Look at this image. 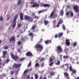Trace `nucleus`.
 <instances>
[{
    "label": "nucleus",
    "instance_id": "nucleus-1",
    "mask_svg": "<svg viewBox=\"0 0 79 79\" xmlns=\"http://www.w3.org/2000/svg\"><path fill=\"white\" fill-rule=\"evenodd\" d=\"M37 51L41 52L43 50V46L41 44H37L35 46Z\"/></svg>",
    "mask_w": 79,
    "mask_h": 79
},
{
    "label": "nucleus",
    "instance_id": "nucleus-2",
    "mask_svg": "<svg viewBox=\"0 0 79 79\" xmlns=\"http://www.w3.org/2000/svg\"><path fill=\"white\" fill-rule=\"evenodd\" d=\"M18 18V15L17 14L15 16L13 20L12 21V27H15V25H16V19Z\"/></svg>",
    "mask_w": 79,
    "mask_h": 79
},
{
    "label": "nucleus",
    "instance_id": "nucleus-3",
    "mask_svg": "<svg viewBox=\"0 0 79 79\" xmlns=\"http://www.w3.org/2000/svg\"><path fill=\"white\" fill-rule=\"evenodd\" d=\"M10 55L11 57L12 58L13 60H15V61H17V60H18L19 58L17 56H15V55H14V54L12 53H10Z\"/></svg>",
    "mask_w": 79,
    "mask_h": 79
},
{
    "label": "nucleus",
    "instance_id": "nucleus-4",
    "mask_svg": "<svg viewBox=\"0 0 79 79\" xmlns=\"http://www.w3.org/2000/svg\"><path fill=\"white\" fill-rule=\"evenodd\" d=\"M56 51L58 53H61L62 52L63 50L61 47L60 46H58L57 47Z\"/></svg>",
    "mask_w": 79,
    "mask_h": 79
},
{
    "label": "nucleus",
    "instance_id": "nucleus-5",
    "mask_svg": "<svg viewBox=\"0 0 79 79\" xmlns=\"http://www.w3.org/2000/svg\"><path fill=\"white\" fill-rule=\"evenodd\" d=\"M24 19L25 20L26 19H28V20H30V22H32V21H33V20H32V19L31 20V19H32V18H31V17H29L27 15L25 16Z\"/></svg>",
    "mask_w": 79,
    "mask_h": 79
},
{
    "label": "nucleus",
    "instance_id": "nucleus-6",
    "mask_svg": "<svg viewBox=\"0 0 79 79\" xmlns=\"http://www.w3.org/2000/svg\"><path fill=\"white\" fill-rule=\"evenodd\" d=\"M78 8L79 6H74L73 8L76 12H77V13L79 12V10H78Z\"/></svg>",
    "mask_w": 79,
    "mask_h": 79
},
{
    "label": "nucleus",
    "instance_id": "nucleus-7",
    "mask_svg": "<svg viewBox=\"0 0 79 79\" xmlns=\"http://www.w3.org/2000/svg\"><path fill=\"white\" fill-rule=\"evenodd\" d=\"M66 44L67 46H69L70 42H69V40L66 39Z\"/></svg>",
    "mask_w": 79,
    "mask_h": 79
},
{
    "label": "nucleus",
    "instance_id": "nucleus-8",
    "mask_svg": "<svg viewBox=\"0 0 79 79\" xmlns=\"http://www.w3.org/2000/svg\"><path fill=\"white\" fill-rule=\"evenodd\" d=\"M64 75L65 77H66L67 78V79H69V74H68V73L65 72L64 73Z\"/></svg>",
    "mask_w": 79,
    "mask_h": 79
},
{
    "label": "nucleus",
    "instance_id": "nucleus-9",
    "mask_svg": "<svg viewBox=\"0 0 79 79\" xmlns=\"http://www.w3.org/2000/svg\"><path fill=\"white\" fill-rule=\"evenodd\" d=\"M26 55V56H31L32 55V53H31V52H27Z\"/></svg>",
    "mask_w": 79,
    "mask_h": 79
},
{
    "label": "nucleus",
    "instance_id": "nucleus-10",
    "mask_svg": "<svg viewBox=\"0 0 79 79\" xmlns=\"http://www.w3.org/2000/svg\"><path fill=\"white\" fill-rule=\"evenodd\" d=\"M21 64H15L14 65V66L15 67V68H18L19 67L21 66Z\"/></svg>",
    "mask_w": 79,
    "mask_h": 79
},
{
    "label": "nucleus",
    "instance_id": "nucleus-11",
    "mask_svg": "<svg viewBox=\"0 0 79 79\" xmlns=\"http://www.w3.org/2000/svg\"><path fill=\"white\" fill-rule=\"evenodd\" d=\"M23 14L22 13H21L20 14V17L21 20H23Z\"/></svg>",
    "mask_w": 79,
    "mask_h": 79
},
{
    "label": "nucleus",
    "instance_id": "nucleus-12",
    "mask_svg": "<svg viewBox=\"0 0 79 79\" xmlns=\"http://www.w3.org/2000/svg\"><path fill=\"white\" fill-rule=\"evenodd\" d=\"M55 12H52L50 14V17L51 18H52L53 17V16H54V15Z\"/></svg>",
    "mask_w": 79,
    "mask_h": 79
},
{
    "label": "nucleus",
    "instance_id": "nucleus-13",
    "mask_svg": "<svg viewBox=\"0 0 79 79\" xmlns=\"http://www.w3.org/2000/svg\"><path fill=\"white\" fill-rule=\"evenodd\" d=\"M63 35V33L62 32H60L58 33V37L59 38H60Z\"/></svg>",
    "mask_w": 79,
    "mask_h": 79
},
{
    "label": "nucleus",
    "instance_id": "nucleus-14",
    "mask_svg": "<svg viewBox=\"0 0 79 79\" xmlns=\"http://www.w3.org/2000/svg\"><path fill=\"white\" fill-rule=\"evenodd\" d=\"M39 6V5L38 4H34L32 6H31V7H37V6Z\"/></svg>",
    "mask_w": 79,
    "mask_h": 79
},
{
    "label": "nucleus",
    "instance_id": "nucleus-15",
    "mask_svg": "<svg viewBox=\"0 0 79 79\" xmlns=\"http://www.w3.org/2000/svg\"><path fill=\"white\" fill-rule=\"evenodd\" d=\"M29 35L30 36V38H31V39H32V38H33V37L34 35V34H33L32 33H30Z\"/></svg>",
    "mask_w": 79,
    "mask_h": 79
},
{
    "label": "nucleus",
    "instance_id": "nucleus-16",
    "mask_svg": "<svg viewBox=\"0 0 79 79\" xmlns=\"http://www.w3.org/2000/svg\"><path fill=\"white\" fill-rule=\"evenodd\" d=\"M43 6L44 7H49L50 5L48 4H44L43 5Z\"/></svg>",
    "mask_w": 79,
    "mask_h": 79
},
{
    "label": "nucleus",
    "instance_id": "nucleus-17",
    "mask_svg": "<svg viewBox=\"0 0 79 79\" xmlns=\"http://www.w3.org/2000/svg\"><path fill=\"white\" fill-rule=\"evenodd\" d=\"M63 14H64V12L63 10H62L60 12V16H63Z\"/></svg>",
    "mask_w": 79,
    "mask_h": 79
},
{
    "label": "nucleus",
    "instance_id": "nucleus-18",
    "mask_svg": "<svg viewBox=\"0 0 79 79\" xmlns=\"http://www.w3.org/2000/svg\"><path fill=\"white\" fill-rule=\"evenodd\" d=\"M44 42H45V44H48V43H51L52 42V41H51V40H47L46 41H45Z\"/></svg>",
    "mask_w": 79,
    "mask_h": 79
},
{
    "label": "nucleus",
    "instance_id": "nucleus-19",
    "mask_svg": "<svg viewBox=\"0 0 79 79\" xmlns=\"http://www.w3.org/2000/svg\"><path fill=\"white\" fill-rule=\"evenodd\" d=\"M15 39V37H12L10 39V41H13V40H14Z\"/></svg>",
    "mask_w": 79,
    "mask_h": 79
},
{
    "label": "nucleus",
    "instance_id": "nucleus-20",
    "mask_svg": "<svg viewBox=\"0 0 79 79\" xmlns=\"http://www.w3.org/2000/svg\"><path fill=\"white\" fill-rule=\"evenodd\" d=\"M47 11V9H45V10H40L38 11V13L40 14V13H42V12H43V11Z\"/></svg>",
    "mask_w": 79,
    "mask_h": 79
},
{
    "label": "nucleus",
    "instance_id": "nucleus-21",
    "mask_svg": "<svg viewBox=\"0 0 79 79\" xmlns=\"http://www.w3.org/2000/svg\"><path fill=\"white\" fill-rule=\"evenodd\" d=\"M63 23V20L62 19H60V21L58 22V24H60Z\"/></svg>",
    "mask_w": 79,
    "mask_h": 79
},
{
    "label": "nucleus",
    "instance_id": "nucleus-22",
    "mask_svg": "<svg viewBox=\"0 0 79 79\" xmlns=\"http://www.w3.org/2000/svg\"><path fill=\"white\" fill-rule=\"evenodd\" d=\"M70 14L71 16L72 17H73L74 16V14H73V12L72 11L70 12Z\"/></svg>",
    "mask_w": 79,
    "mask_h": 79
},
{
    "label": "nucleus",
    "instance_id": "nucleus-23",
    "mask_svg": "<svg viewBox=\"0 0 79 79\" xmlns=\"http://www.w3.org/2000/svg\"><path fill=\"white\" fill-rule=\"evenodd\" d=\"M77 45V42H75L73 44V47H76V46Z\"/></svg>",
    "mask_w": 79,
    "mask_h": 79
},
{
    "label": "nucleus",
    "instance_id": "nucleus-24",
    "mask_svg": "<svg viewBox=\"0 0 79 79\" xmlns=\"http://www.w3.org/2000/svg\"><path fill=\"white\" fill-rule=\"evenodd\" d=\"M35 29V26L33 25L31 27L32 30H34Z\"/></svg>",
    "mask_w": 79,
    "mask_h": 79
},
{
    "label": "nucleus",
    "instance_id": "nucleus-25",
    "mask_svg": "<svg viewBox=\"0 0 79 79\" xmlns=\"http://www.w3.org/2000/svg\"><path fill=\"white\" fill-rule=\"evenodd\" d=\"M5 76V75L4 74H2V75H0V79H3V77H4Z\"/></svg>",
    "mask_w": 79,
    "mask_h": 79
},
{
    "label": "nucleus",
    "instance_id": "nucleus-26",
    "mask_svg": "<svg viewBox=\"0 0 79 79\" xmlns=\"http://www.w3.org/2000/svg\"><path fill=\"white\" fill-rule=\"evenodd\" d=\"M35 67H39V64L38 63H36L35 65Z\"/></svg>",
    "mask_w": 79,
    "mask_h": 79
},
{
    "label": "nucleus",
    "instance_id": "nucleus-27",
    "mask_svg": "<svg viewBox=\"0 0 79 79\" xmlns=\"http://www.w3.org/2000/svg\"><path fill=\"white\" fill-rule=\"evenodd\" d=\"M62 28L63 30H64V31H65V30H66V27H65V26H64V25H63Z\"/></svg>",
    "mask_w": 79,
    "mask_h": 79
},
{
    "label": "nucleus",
    "instance_id": "nucleus-28",
    "mask_svg": "<svg viewBox=\"0 0 79 79\" xmlns=\"http://www.w3.org/2000/svg\"><path fill=\"white\" fill-rule=\"evenodd\" d=\"M68 57H69V56H63V58H64V59H67Z\"/></svg>",
    "mask_w": 79,
    "mask_h": 79
},
{
    "label": "nucleus",
    "instance_id": "nucleus-29",
    "mask_svg": "<svg viewBox=\"0 0 79 79\" xmlns=\"http://www.w3.org/2000/svg\"><path fill=\"white\" fill-rule=\"evenodd\" d=\"M55 73H54V72H52L50 74V76H53V75H55Z\"/></svg>",
    "mask_w": 79,
    "mask_h": 79
},
{
    "label": "nucleus",
    "instance_id": "nucleus-30",
    "mask_svg": "<svg viewBox=\"0 0 79 79\" xmlns=\"http://www.w3.org/2000/svg\"><path fill=\"white\" fill-rule=\"evenodd\" d=\"M44 23L45 25H47V24H48V21L45 20L44 21Z\"/></svg>",
    "mask_w": 79,
    "mask_h": 79
},
{
    "label": "nucleus",
    "instance_id": "nucleus-31",
    "mask_svg": "<svg viewBox=\"0 0 79 79\" xmlns=\"http://www.w3.org/2000/svg\"><path fill=\"white\" fill-rule=\"evenodd\" d=\"M29 71V70H26L24 72V73H23V75H25V73H27V72H28Z\"/></svg>",
    "mask_w": 79,
    "mask_h": 79
},
{
    "label": "nucleus",
    "instance_id": "nucleus-32",
    "mask_svg": "<svg viewBox=\"0 0 79 79\" xmlns=\"http://www.w3.org/2000/svg\"><path fill=\"white\" fill-rule=\"evenodd\" d=\"M72 71L73 73H76V70L74 69H73Z\"/></svg>",
    "mask_w": 79,
    "mask_h": 79
},
{
    "label": "nucleus",
    "instance_id": "nucleus-33",
    "mask_svg": "<svg viewBox=\"0 0 79 79\" xmlns=\"http://www.w3.org/2000/svg\"><path fill=\"white\" fill-rule=\"evenodd\" d=\"M8 48V46H5L4 48V49L5 50H7Z\"/></svg>",
    "mask_w": 79,
    "mask_h": 79
},
{
    "label": "nucleus",
    "instance_id": "nucleus-34",
    "mask_svg": "<svg viewBox=\"0 0 79 79\" xmlns=\"http://www.w3.org/2000/svg\"><path fill=\"white\" fill-rule=\"evenodd\" d=\"M21 3V0H19L18 2L17 5H19Z\"/></svg>",
    "mask_w": 79,
    "mask_h": 79
},
{
    "label": "nucleus",
    "instance_id": "nucleus-35",
    "mask_svg": "<svg viewBox=\"0 0 79 79\" xmlns=\"http://www.w3.org/2000/svg\"><path fill=\"white\" fill-rule=\"evenodd\" d=\"M54 62H52L50 64H49V65L50 66H52L53 65V63Z\"/></svg>",
    "mask_w": 79,
    "mask_h": 79
},
{
    "label": "nucleus",
    "instance_id": "nucleus-36",
    "mask_svg": "<svg viewBox=\"0 0 79 79\" xmlns=\"http://www.w3.org/2000/svg\"><path fill=\"white\" fill-rule=\"evenodd\" d=\"M53 61V59L52 58H50L49 60V61L50 62H52Z\"/></svg>",
    "mask_w": 79,
    "mask_h": 79
},
{
    "label": "nucleus",
    "instance_id": "nucleus-37",
    "mask_svg": "<svg viewBox=\"0 0 79 79\" xmlns=\"http://www.w3.org/2000/svg\"><path fill=\"white\" fill-rule=\"evenodd\" d=\"M21 41H23V42H24V41H25V38H22L21 39Z\"/></svg>",
    "mask_w": 79,
    "mask_h": 79
},
{
    "label": "nucleus",
    "instance_id": "nucleus-38",
    "mask_svg": "<svg viewBox=\"0 0 79 79\" xmlns=\"http://www.w3.org/2000/svg\"><path fill=\"white\" fill-rule=\"evenodd\" d=\"M31 66V62H30V63H29L28 64V67H30V66Z\"/></svg>",
    "mask_w": 79,
    "mask_h": 79
},
{
    "label": "nucleus",
    "instance_id": "nucleus-39",
    "mask_svg": "<svg viewBox=\"0 0 79 79\" xmlns=\"http://www.w3.org/2000/svg\"><path fill=\"white\" fill-rule=\"evenodd\" d=\"M60 60H58L57 63H56V64L57 65H58V64H60Z\"/></svg>",
    "mask_w": 79,
    "mask_h": 79
},
{
    "label": "nucleus",
    "instance_id": "nucleus-40",
    "mask_svg": "<svg viewBox=\"0 0 79 79\" xmlns=\"http://www.w3.org/2000/svg\"><path fill=\"white\" fill-rule=\"evenodd\" d=\"M70 61H71L72 63H73V62H74V60L73 59V58L72 57L71 58Z\"/></svg>",
    "mask_w": 79,
    "mask_h": 79
},
{
    "label": "nucleus",
    "instance_id": "nucleus-41",
    "mask_svg": "<svg viewBox=\"0 0 79 79\" xmlns=\"http://www.w3.org/2000/svg\"><path fill=\"white\" fill-rule=\"evenodd\" d=\"M19 69H18V70H16L15 71V74H18V71H19Z\"/></svg>",
    "mask_w": 79,
    "mask_h": 79
},
{
    "label": "nucleus",
    "instance_id": "nucleus-42",
    "mask_svg": "<svg viewBox=\"0 0 79 79\" xmlns=\"http://www.w3.org/2000/svg\"><path fill=\"white\" fill-rule=\"evenodd\" d=\"M35 79H38V75H37V74H35Z\"/></svg>",
    "mask_w": 79,
    "mask_h": 79
},
{
    "label": "nucleus",
    "instance_id": "nucleus-43",
    "mask_svg": "<svg viewBox=\"0 0 79 79\" xmlns=\"http://www.w3.org/2000/svg\"><path fill=\"white\" fill-rule=\"evenodd\" d=\"M70 13V12H67V13H66V16H68V15H69Z\"/></svg>",
    "mask_w": 79,
    "mask_h": 79
},
{
    "label": "nucleus",
    "instance_id": "nucleus-44",
    "mask_svg": "<svg viewBox=\"0 0 79 79\" xmlns=\"http://www.w3.org/2000/svg\"><path fill=\"white\" fill-rule=\"evenodd\" d=\"M69 69H70V71H72V70H73V69H72V66H70L69 67Z\"/></svg>",
    "mask_w": 79,
    "mask_h": 79
},
{
    "label": "nucleus",
    "instance_id": "nucleus-45",
    "mask_svg": "<svg viewBox=\"0 0 79 79\" xmlns=\"http://www.w3.org/2000/svg\"><path fill=\"white\" fill-rule=\"evenodd\" d=\"M6 51H4L3 52V55H6Z\"/></svg>",
    "mask_w": 79,
    "mask_h": 79
},
{
    "label": "nucleus",
    "instance_id": "nucleus-46",
    "mask_svg": "<svg viewBox=\"0 0 79 79\" xmlns=\"http://www.w3.org/2000/svg\"><path fill=\"white\" fill-rule=\"evenodd\" d=\"M0 21H2L3 20V17L2 16H1L0 17Z\"/></svg>",
    "mask_w": 79,
    "mask_h": 79
},
{
    "label": "nucleus",
    "instance_id": "nucleus-47",
    "mask_svg": "<svg viewBox=\"0 0 79 79\" xmlns=\"http://www.w3.org/2000/svg\"><path fill=\"white\" fill-rule=\"evenodd\" d=\"M17 51H18V52H19V53H21V51L19 49H17Z\"/></svg>",
    "mask_w": 79,
    "mask_h": 79
},
{
    "label": "nucleus",
    "instance_id": "nucleus-48",
    "mask_svg": "<svg viewBox=\"0 0 79 79\" xmlns=\"http://www.w3.org/2000/svg\"><path fill=\"white\" fill-rule=\"evenodd\" d=\"M39 17H38L37 16H35V18H36V19H39Z\"/></svg>",
    "mask_w": 79,
    "mask_h": 79
},
{
    "label": "nucleus",
    "instance_id": "nucleus-49",
    "mask_svg": "<svg viewBox=\"0 0 79 79\" xmlns=\"http://www.w3.org/2000/svg\"><path fill=\"white\" fill-rule=\"evenodd\" d=\"M21 41H19L18 42V45H20V44H21Z\"/></svg>",
    "mask_w": 79,
    "mask_h": 79
},
{
    "label": "nucleus",
    "instance_id": "nucleus-50",
    "mask_svg": "<svg viewBox=\"0 0 79 79\" xmlns=\"http://www.w3.org/2000/svg\"><path fill=\"white\" fill-rule=\"evenodd\" d=\"M55 38H57V37H58V34H56L55 35Z\"/></svg>",
    "mask_w": 79,
    "mask_h": 79
},
{
    "label": "nucleus",
    "instance_id": "nucleus-51",
    "mask_svg": "<svg viewBox=\"0 0 79 79\" xmlns=\"http://www.w3.org/2000/svg\"><path fill=\"white\" fill-rule=\"evenodd\" d=\"M21 25L20 24H19L18 26V28H19V27H21Z\"/></svg>",
    "mask_w": 79,
    "mask_h": 79
},
{
    "label": "nucleus",
    "instance_id": "nucleus-52",
    "mask_svg": "<svg viewBox=\"0 0 79 79\" xmlns=\"http://www.w3.org/2000/svg\"><path fill=\"white\" fill-rule=\"evenodd\" d=\"M24 60V58H22L19 60V61H23V60Z\"/></svg>",
    "mask_w": 79,
    "mask_h": 79
},
{
    "label": "nucleus",
    "instance_id": "nucleus-53",
    "mask_svg": "<svg viewBox=\"0 0 79 79\" xmlns=\"http://www.w3.org/2000/svg\"><path fill=\"white\" fill-rule=\"evenodd\" d=\"M35 13H33L32 15L33 16H35Z\"/></svg>",
    "mask_w": 79,
    "mask_h": 79
},
{
    "label": "nucleus",
    "instance_id": "nucleus-54",
    "mask_svg": "<svg viewBox=\"0 0 79 79\" xmlns=\"http://www.w3.org/2000/svg\"><path fill=\"white\" fill-rule=\"evenodd\" d=\"M6 56V55H4V54H3V56H2L3 58H5V56Z\"/></svg>",
    "mask_w": 79,
    "mask_h": 79
},
{
    "label": "nucleus",
    "instance_id": "nucleus-55",
    "mask_svg": "<svg viewBox=\"0 0 79 79\" xmlns=\"http://www.w3.org/2000/svg\"><path fill=\"white\" fill-rule=\"evenodd\" d=\"M24 31H23L21 30L20 31V32H19L20 33H23V32H24L25 31V29H24Z\"/></svg>",
    "mask_w": 79,
    "mask_h": 79
},
{
    "label": "nucleus",
    "instance_id": "nucleus-56",
    "mask_svg": "<svg viewBox=\"0 0 79 79\" xmlns=\"http://www.w3.org/2000/svg\"><path fill=\"white\" fill-rule=\"evenodd\" d=\"M10 73L11 74H13L14 73V72H13V71H11L10 72Z\"/></svg>",
    "mask_w": 79,
    "mask_h": 79
},
{
    "label": "nucleus",
    "instance_id": "nucleus-57",
    "mask_svg": "<svg viewBox=\"0 0 79 79\" xmlns=\"http://www.w3.org/2000/svg\"><path fill=\"white\" fill-rule=\"evenodd\" d=\"M9 61H10V60L9 59H7L6 61V63H7V62H8Z\"/></svg>",
    "mask_w": 79,
    "mask_h": 79
},
{
    "label": "nucleus",
    "instance_id": "nucleus-58",
    "mask_svg": "<svg viewBox=\"0 0 79 79\" xmlns=\"http://www.w3.org/2000/svg\"><path fill=\"white\" fill-rule=\"evenodd\" d=\"M57 16V15L56 14L55 15V17H53V18H56Z\"/></svg>",
    "mask_w": 79,
    "mask_h": 79
},
{
    "label": "nucleus",
    "instance_id": "nucleus-59",
    "mask_svg": "<svg viewBox=\"0 0 79 79\" xmlns=\"http://www.w3.org/2000/svg\"><path fill=\"white\" fill-rule=\"evenodd\" d=\"M59 26H60V24H58L57 25L56 27H59Z\"/></svg>",
    "mask_w": 79,
    "mask_h": 79
},
{
    "label": "nucleus",
    "instance_id": "nucleus-60",
    "mask_svg": "<svg viewBox=\"0 0 79 79\" xmlns=\"http://www.w3.org/2000/svg\"><path fill=\"white\" fill-rule=\"evenodd\" d=\"M44 58H42L41 60V61H44Z\"/></svg>",
    "mask_w": 79,
    "mask_h": 79
},
{
    "label": "nucleus",
    "instance_id": "nucleus-61",
    "mask_svg": "<svg viewBox=\"0 0 79 79\" xmlns=\"http://www.w3.org/2000/svg\"><path fill=\"white\" fill-rule=\"evenodd\" d=\"M75 60H78L77 57H75Z\"/></svg>",
    "mask_w": 79,
    "mask_h": 79
},
{
    "label": "nucleus",
    "instance_id": "nucleus-62",
    "mask_svg": "<svg viewBox=\"0 0 79 79\" xmlns=\"http://www.w3.org/2000/svg\"><path fill=\"white\" fill-rule=\"evenodd\" d=\"M10 17H8L7 19V20H8V19H10Z\"/></svg>",
    "mask_w": 79,
    "mask_h": 79
},
{
    "label": "nucleus",
    "instance_id": "nucleus-63",
    "mask_svg": "<svg viewBox=\"0 0 79 79\" xmlns=\"http://www.w3.org/2000/svg\"><path fill=\"white\" fill-rule=\"evenodd\" d=\"M39 79H42V77L41 76L40 77Z\"/></svg>",
    "mask_w": 79,
    "mask_h": 79
},
{
    "label": "nucleus",
    "instance_id": "nucleus-64",
    "mask_svg": "<svg viewBox=\"0 0 79 79\" xmlns=\"http://www.w3.org/2000/svg\"><path fill=\"white\" fill-rule=\"evenodd\" d=\"M56 22V20H54L53 21V23H55Z\"/></svg>",
    "mask_w": 79,
    "mask_h": 79
}]
</instances>
